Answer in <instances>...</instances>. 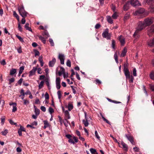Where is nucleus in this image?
Instances as JSON below:
<instances>
[{
	"mask_svg": "<svg viewBox=\"0 0 154 154\" xmlns=\"http://www.w3.org/2000/svg\"><path fill=\"white\" fill-rule=\"evenodd\" d=\"M146 27L143 22H139L138 23V26L136 30L133 35V36L135 38H138L139 36L138 33L139 32L142 30Z\"/></svg>",
	"mask_w": 154,
	"mask_h": 154,
	"instance_id": "nucleus-1",
	"label": "nucleus"
},
{
	"mask_svg": "<svg viewBox=\"0 0 154 154\" xmlns=\"http://www.w3.org/2000/svg\"><path fill=\"white\" fill-rule=\"evenodd\" d=\"M143 22L146 27L150 26L154 22V18L153 17H147L145 19Z\"/></svg>",
	"mask_w": 154,
	"mask_h": 154,
	"instance_id": "nucleus-2",
	"label": "nucleus"
},
{
	"mask_svg": "<svg viewBox=\"0 0 154 154\" xmlns=\"http://www.w3.org/2000/svg\"><path fill=\"white\" fill-rule=\"evenodd\" d=\"M102 36L103 38H106L107 40H110L112 34L111 33L109 32V29L106 28L103 32Z\"/></svg>",
	"mask_w": 154,
	"mask_h": 154,
	"instance_id": "nucleus-3",
	"label": "nucleus"
},
{
	"mask_svg": "<svg viewBox=\"0 0 154 154\" xmlns=\"http://www.w3.org/2000/svg\"><path fill=\"white\" fill-rule=\"evenodd\" d=\"M18 9L20 14L23 17L25 18L27 16L28 13L25 10L23 6L19 7Z\"/></svg>",
	"mask_w": 154,
	"mask_h": 154,
	"instance_id": "nucleus-4",
	"label": "nucleus"
},
{
	"mask_svg": "<svg viewBox=\"0 0 154 154\" xmlns=\"http://www.w3.org/2000/svg\"><path fill=\"white\" fill-rule=\"evenodd\" d=\"M147 33L149 37L152 36L154 34V24L148 28Z\"/></svg>",
	"mask_w": 154,
	"mask_h": 154,
	"instance_id": "nucleus-5",
	"label": "nucleus"
},
{
	"mask_svg": "<svg viewBox=\"0 0 154 154\" xmlns=\"http://www.w3.org/2000/svg\"><path fill=\"white\" fill-rule=\"evenodd\" d=\"M126 79H129V82L130 83H133L134 80V78L132 75H130V72L128 73L127 75H125Z\"/></svg>",
	"mask_w": 154,
	"mask_h": 154,
	"instance_id": "nucleus-6",
	"label": "nucleus"
},
{
	"mask_svg": "<svg viewBox=\"0 0 154 154\" xmlns=\"http://www.w3.org/2000/svg\"><path fill=\"white\" fill-rule=\"evenodd\" d=\"M145 11L144 9L143 8H140L137 10L134 13V15H139L143 14Z\"/></svg>",
	"mask_w": 154,
	"mask_h": 154,
	"instance_id": "nucleus-7",
	"label": "nucleus"
},
{
	"mask_svg": "<svg viewBox=\"0 0 154 154\" xmlns=\"http://www.w3.org/2000/svg\"><path fill=\"white\" fill-rule=\"evenodd\" d=\"M60 79L59 77H57L56 80V85L57 88L59 90L60 88Z\"/></svg>",
	"mask_w": 154,
	"mask_h": 154,
	"instance_id": "nucleus-8",
	"label": "nucleus"
},
{
	"mask_svg": "<svg viewBox=\"0 0 154 154\" xmlns=\"http://www.w3.org/2000/svg\"><path fill=\"white\" fill-rule=\"evenodd\" d=\"M131 4L133 6H140V4L137 1V0H131L130 2Z\"/></svg>",
	"mask_w": 154,
	"mask_h": 154,
	"instance_id": "nucleus-9",
	"label": "nucleus"
},
{
	"mask_svg": "<svg viewBox=\"0 0 154 154\" xmlns=\"http://www.w3.org/2000/svg\"><path fill=\"white\" fill-rule=\"evenodd\" d=\"M58 59L60 60L61 64H64L65 56L64 54H59L58 55Z\"/></svg>",
	"mask_w": 154,
	"mask_h": 154,
	"instance_id": "nucleus-10",
	"label": "nucleus"
},
{
	"mask_svg": "<svg viewBox=\"0 0 154 154\" xmlns=\"http://www.w3.org/2000/svg\"><path fill=\"white\" fill-rule=\"evenodd\" d=\"M124 72L125 75H127V74L130 72L128 68V64L125 63L124 66Z\"/></svg>",
	"mask_w": 154,
	"mask_h": 154,
	"instance_id": "nucleus-11",
	"label": "nucleus"
},
{
	"mask_svg": "<svg viewBox=\"0 0 154 154\" xmlns=\"http://www.w3.org/2000/svg\"><path fill=\"white\" fill-rule=\"evenodd\" d=\"M37 70V68L36 67H33L32 69L29 72V76L30 77L33 75H34L35 72Z\"/></svg>",
	"mask_w": 154,
	"mask_h": 154,
	"instance_id": "nucleus-12",
	"label": "nucleus"
},
{
	"mask_svg": "<svg viewBox=\"0 0 154 154\" xmlns=\"http://www.w3.org/2000/svg\"><path fill=\"white\" fill-rule=\"evenodd\" d=\"M119 39L121 43V45H123L125 42V38L122 35H121L119 37Z\"/></svg>",
	"mask_w": 154,
	"mask_h": 154,
	"instance_id": "nucleus-13",
	"label": "nucleus"
},
{
	"mask_svg": "<svg viewBox=\"0 0 154 154\" xmlns=\"http://www.w3.org/2000/svg\"><path fill=\"white\" fill-rule=\"evenodd\" d=\"M56 62V60L55 58H53L52 60L49 61V66L50 67H53Z\"/></svg>",
	"mask_w": 154,
	"mask_h": 154,
	"instance_id": "nucleus-14",
	"label": "nucleus"
},
{
	"mask_svg": "<svg viewBox=\"0 0 154 154\" xmlns=\"http://www.w3.org/2000/svg\"><path fill=\"white\" fill-rule=\"evenodd\" d=\"M9 105L10 106L12 105L13 106V109L12 110L13 112H15L17 111V108L16 106L17 104L15 103H10Z\"/></svg>",
	"mask_w": 154,
	"mask_h": 154,
	"instance_id": "nucleus-15",
	"label": "nucleus"
},
{
	"mask_svg": "<svg viewBox=\"0 0 154 154\" xmlns=\"http://www.w3.org/2000/svg\"><path fill=\"white\" fill-rule=\"evenodd\" d=\"M121 144L123 148L124 149V150L127 152L128 150V145L122 141L121 142Z\"/></svg>",
	"mask_w": 154,
	"mask_h": 154,
	"instance_id": "nucleus-16",
	"label": "nucleus"
},
{
	"mask_svg": "<svg viewBox=\"0 0 154 154\" xmlns=\"http://www.w3.org/2000/svg\"><path fill=\"white\" fill-rule=\"evenodd\" d=\"M130 5V2H127L124 5L123 7V10L125 11L128 10L129 8V6Z\"/></svg>",
	"mask_w": 154,
	"mask_h": 154,
	"instance_id": "nucleus-17",
	"label": "nucleus"
},
{
	"mask_svg": "<svg viewBox=\"0 0 154 154\" xmlns=\"http://www.w3.org/2000/svg\"><path fill=\"white\" fill-rule=\"evenodd\" d=\"M148 45L150 47L154 46V38L152 40H150L148 42Z\"/></svg>",
	"mask_w": 154,
	"mask_h": 154,
	"instance_id": "nucleus-18",
	"label": "nucleus"
},
{
	"mask_svg": "<svg viewBox=\"0 0 154 154\" xmlns=\"http://www.w3.org/2000/svg\"><path fill=\"white\" fill-rule=\"evenodd\" d=\"M29 23H26L24 26V27L26 30H28L29 31L32 32V29L31 27H29Z\"/></svg>",
	"mask_w": 154,
	"mask_h": 154,
	"instance_id": "nucleus-19",
	"label": "nucleus"
},
{
	"mask_svg": "<svg viewBox=\"0 0 154 154\" xmlns=\"http://www.w3.org/2000/svg\"><path fill=\"white\" fill-rule=\"evenodd\" d=\"M63 123L66 127H68L69 125H70V124L67 119H64V121H63Z\"/></svg>",
	"mask_w": 154,
	"mask_h": 154,
	"instance_id": "nucleus-20",
	"label": "nucleus"
},
{
	"mask_svg": "<svg viewBox=\"0 0 154 154\" xmlns=\"http://www.w3.org/2000/svg\"><path fill=\"white\" fill-rule=\"evenodd\" d=\"M65 72V69L63 67H60V71L58 72L59 76H61Z\"/></svg>",
	"mask_w": 154,
	"mask_h": 154,
	"instance_id": "nucleus-21",
	"label": "nucleus"
},
{
	"mask_svg": "<svg viewBox=\"0 0 154 154\" xmlns=\"http://www.w3.org/2000/svg\"><path fill=\"white\" fill-rule=\"evenodd\" d=\"M146 2L149 5H154V0H146Z\"/></svg>",
	"mask_w": 154,
	"mask_h": 154,
	"instance_id": "nucleus-22",
	"label": "nucleus"
},
{
	"mask_svg": "<svg viewBox=\"0 0 154 154\" xmlns=\"http://www.w3.org/2000/svg\"><path fill=\"white\" fill-rule=\"evenodd\" d=\"M127 52V49L126 48H125L121 54V56L122 57H125L126 54Z\"/></svg>",
	"mask_w": 154,
	"mask_h": 154,
	"instance_id": "nucleus-23",
	"label": "nucleus"
},
{
	"mask_svg": "<svg viewBox=\"0 0 154 154\" xmlns=\"http://www.w3.org/2000/svg\"><path fill=\"white\" fill-rule=\"evenodd\" d=\"M43 122L44 125V129H45L47 127L50 126V125L47 121L45 120L43 121Z\"/></svg>",
	"mask_w": 154,
	"mask_h": 154,
	"instance_id": "nucleus-24",
	"label": "nucleus"
},
{
	"mask_svg": "<svg viewBox=\"0 0 154 154\" xmlns=\"http://www.w3.org/2000/svg\"><path fill=\"white\" fill-rule=\"evenodd\" d=\"M64 113L65 116V119H69L70 118V116L68 111L67 110H66L65 111Z\"/></svg>",
	"mask_w": 154,
	"mask_h": 154,
	"instance_id": "nucleus-25",
	"label": "nucleus"
},
{
	"mask_svg": "<svg viewBox=\"0 0 154 154\" xmlns=\"http://www.w3.org/2000/svg\"><path fill=\"white\" fill-rule=\"evenodd\" d=\"M125 137L130 141H131L133 139V138L128 134H126L125 135Z\"/></svg>",
	"mask_w": 154,
	"mask_h": 154,
	"instance_id": "nucleus-26",
	"label": "nucleus"
},
{
	"mask_svg": "<svg viewBox=\"0 0 154 154\" xmlns=\"http://www.w3.org/2000/svg\"><path fill=\"white\" fill-rule=\"evenodd\" d=\"M34 108H35V114L37 115H38L40 113L39 109L37 108L36 106H34Z\"/></svg>",
	"mask_w": 154,
	"mask_h": 154,
	"instance_id": "nucleus-27",
	"label": "nucleus"
},
{
	"mask_svg": "<svg viewBox=\"0 0 154 154\" xmlns=\"http://www.w3.org/2000/svg\"><path fill=\"white\" fill-rule=\"evenodd\" d=\"M107 21L109 23L112 24L113 23V20L111 17L109 16H107L106 17Z\"/></svg>",
	"mask_w": 154,
	"mask_h": 154,
	"instance_id": "nucleus-28",
	"label": "nucleus"
},
{
	"mask_svg": "<svg viewBox=\"0 0 154 154\" xmlns=\"http://www.w3.org/2000/svg\"><path fill=\"white\" fill-rule=\"evenodd\" d=\"M38 37L39 38V39H40V40H41L42 41V42L44 44L45 43L46 40L44 37H42V36H41V35H39V36H38Z\"/></svg>",
	"mask_w": 154,
	"mask_h": 154,
	"instance_id": "nucleus-29",
	"label": "nucleus"
},
{
	"mask_svg": "<svg viewBox=\"0 0 154 154\" xmlns=\"http://www.w3.org/2000/svg\"><path fill=\"white\" fill-rule=\"evenodd\" d=\"M90 150L92 154H98L96 150L94 149L91 148Z\"/></svg>",
	"mask_w": 154,
	"mask_h": 154,
	"instance_id": "nucleus-30",
	"label": "nucleus"
},
{
	"mask_svg": "<svg viewBox=\"0 0 154 154\" xmlns=\"http://www.w3.org/2000/svg\"><path fill=\"white\" fill-rule=\"evenodd\" d=\"M17 72L16 69H12L11 70L10 72V75H13L14 74L16 73Z\"/></svg>",
	"mask_w": 154,
	"mask_h": 154,
	"instance_id": "nucleus-31",
	"label": "nucleus"
},
{
	"mask_svg": "<svg viewBox=\"0 0 154 154\" xmlns=\"http://www.w3.org/2000/svg\"><path fill=\"white\" fill-rule=\"evenodd\" d=\"M13 15L17 19V20L18 21H19L20 19L19 16L17 14L15 11H13Z\"/></svg>",
	"mask_w": 154,
	"mask_h": 154,
	"instance_id": "nucleus-32",
	"label": "nucleus"
},
{
	"mask_svg": "<svg viewBox=\"0 0 154 154\" xmlns=\"http://www.w3.org/2000/svg\"><path fill=\"white\" fill-rule=\"evenodd\" d=\"M114 57L115 59V61L116 62V63H119V62L118 61V56H117V52H116L114 54Z\"/></svg>",
	"mask_w": 154,
	"mask_h": 154,
	"instance_id": "nucleus-33",
	"label": "nucleus"
},
{
	"mask_svg": "<svg viewBox=\"0 0 154 154\" xmlns=\"http://www.w3.org/2000/svg\"><path fill=\"white\" fill-rule=\"evenodd\" d=\"M87 113L86 112H85V120L88 122L90 121V119H91V118L90 117L88 118L87 116Z\"/></svg>",
	"mask_w": 154,
	"mask_h": 154,
	"instance_id": "nucleus-34",
	"label": "nucleus"
},
{
	"mask_svg": "<svg viewBox=\"0 0 154 154\" xmlns=\"http://www.w3.org/2000/svg\"><path fill=\"white\" fill-rule=\"evenodd\" d=\"M43 35H45L47 38L49 37L50 35H49V33L47 30H45V31L44 32L43 34Z\"/></svg>",
	"mask_w": 154,
	"mask_h": 154,
	"instance_id": "nucleus-35",
	"label": "nucleus"
},
{
	"mask_svg": "<svg viewBox=\"0 0 154 154\" xmlns=\"http://www.w3.org/2000/svg\"><path fill=\"white\" fill-rule=\"evenodd\" d=\"M129 17V14H125L124 18V21H126L127 19H128Z\"/></svg>",
	"mask_w": 154,
	"mask_h": 154,
	"instance_id": "nucleus-36",
	"label": "nucleus"
},
{
	"mask_svg": "<svg viewBox=\"0 0 154 154\" xmlns=\"http://www.w3.org/2000/svg\"><path fill=\"white\" fill-rule=\"evenodd\" d=\"M8 133V131L7 129L5 130L4 131H2L1 133L2 135L5 136Z\"/></svg>",
	"mask_w": 154,
	"mask_h": 154,
	"instance_id": "nucleus-37",
	"label": "nucleus"
},
{
	"mask_svg": "<svg viewBox=\"0 0 154 154\" xmlns=\"http://www.w3.org/2000/svg\"><path fill=\"white\" fill-rule=\"evenodd\" d=\"M149 10L151 12L154 13V5H151Z\"/></svg>",
	"mask_w": 154,
	"mask_h": 154,
	"instance_id": "nucleus-38",
	"label": "nucleus"
},
{
	"mask_svg": "<svg viewBox=\"0 0 154 154\" xmlns=\"http://www.w3.org/2000/svg\"><path fill=\"white\" fill-rule=\"evenodd\" d=\"M44 82V81H42L41 82L40 84L39 85L38 87L39 89H41L42 88L43 86Z\"/></svg>",
	"mask_w": 154,
	"mask_h": 154,
	"instance_id": "nucleus-39",
	"label": "nucleus"
},
{
	"mask_svg": "<svg viewBox=\"0 0 154 154\" xmlns=\"http://www.w3.org/2000/svg\"><path fill=\"white\" fill-rule=\"evenodd\" d=\"M68 108L69 110L71 111L73 108V106L71 104H69L68 106Z\"/></svg>",
	"mask_w": 154,
	"mask_h": 154,
	"instance_id": "nucleus-40",
	"label": "nucleus"
},
{
	"mask_svg": "<svg viewBox=\"0 0 154 154\" xmlns=\"http://www.w3.org/2000/svg\"><path fill=\"white\" fill-rule=\"evenodd\" d=\"M136 69L135 68H134L132 71L133 74L134 76H137V73H136Z\"/></svg>",
	"mask_w": 154,
	"mask_h": 154,
	"instance_id": "nucleus-41",
	"label": "nucleus"
},
{
	"mask_svg": "<svg viewBox=\"0 0 154 154\" xmlns=\"http://www.w3.org/2000/svg\"><path fill=\"white\" fill-rule=\"evenodd\" d=\"M49 42L50 43L51 45V46H54V43L53 42V40L52 38H49Z\"/></svg>",
	"mask_w": 154,
	"mask_h": 154,
	"instance_id": "nucleus-42",
	"label": "nucleus"
},
{
	"mask_svg": "<svg viewBox=\"0 0 154 154\" xmlns=\"http://www.w3.org/2000/svg\"><path fill=\"white\" fill-rule=\"evenodd\" d=\"M83 123L85 127L88 126L89 125L88 122L85 121V119L83 120Z\"/></svg>",
	"mask_w": 154,
	"mask_h": 154,
	"instance_id": "nucleus-43",
	"label": "nucleus"
},
{
	"mask_svg": "<svg viewBox=\"0 0 154 154\" xmlns=\"http://www.w3.org/2000/svg\"><path fill=\"white\" fill-rule=\"evenodd\" d=\"M116 42L114 40H112V48L114 49H115V45Z\"/></svg>",
	"mask_w": 154,
	"mask_h": 154,
	"instance_id": "nucleus-44",
	"label": "nucleus"
},
{
	"mask_svg": "<svg viewBox=\"0 0 154 154\" xmlns=\"http://www.w3.org/2000/svg\"><path fill=\"white\" fill-rule=\"evenodd\" d=\"M58 118H59V122L60 123V125H62L63 123V121H64V120H62V118L60 116H58Z\"/></svg>",
	"mask_w": 154,
	"mask_h": 154,
	"instance_id": "nucleus-45",
	"label": "nucleus"
},
{
	"mask_svg": "<svg viewBox=\"0 0 154 154\" xmlns=\"http://www.w3.org/2000/svg\"><path fill=\"white\" fill-rule=\"evenodd\" d=\"M66 65L69 67H70L71 66V63L69 60H68L67 61Z\"/></svg>",
	"mask_w": 154,
	"mask_h": 154,
	"instance_id": "nucleus-46",
	"label": "nucleus"
},
{
	"mask_svg": "<svg viewBox=\"0 0 154 154\" xmlns=\"http://www.w3.org/2000/svg\"><path fill=\"white\" fill-rule=\"evenodd\" d=\"M150 78L154 80V71H152L150 75Z\"/></svg>",
	"mask_w": 154,
	"mask_h": 154,
	"instance_id": "nucleus-47",
	"label": "nucleus"
},
{
	"mask_svg": "<svg viewBox=\"0 0 154 154\" xmlns=\"http://www.w3.org/2000/svg\"><path fill=\"white\" fill-rule=\"evenodd\" d=\"M24 69V66H22L20 68V70L19 72L20 74L22 73L23 70Z\"/></svg>",
	"mask_w": 154,
	"mask_h": 154,
	"instance_id": "nucleus-48",
	"label": "nucleus"
},
{
	"mask_svg": "<svg viewBox=\"0 0 154 154\" xmlns=\"http://www.w3.org/2000/svg\"><path fill=\"white\" fill-rule=\"evenodd\" d=\"M1 123L2 124H3L5 122V116H3V117H2V118L1 119Z\"/></svg>",
	"mask_w": 154,
	"mask_h": 154,
	"instance_id": "nucleus-49",
	"label": "nucleus"
},
{
	"mask_svg": "<svg viewBox=\"0 0 154 154\" xmlns=\"http://www.w3.org/2000/svg\"><path fill=\"white\" fill-rule=\"evenodd\" d=\"M112 17L114 19H116L117 18V15L116 12H114V13L112 14Z\"/></svg>",
	"mask_w": 154,
	"mask_h": 154,
	"instance_id": "nucleus-50",
	"label": "nucleus"
},
{
	"mask_svg": "<svg viewBox=\"0 0 154 154\" xmlns=\"http://www.w3.org/2000/svg\"><path fill=\"white\" fill-rule=\"evenodd\" d=\"M49 111L50 114H52V113L54 112V109L51 107H50L49 108Z\"/></svg>",
	"mask_w": 154,
	"mask_h": 154,
	"instance_id": "nucleus-51",
	"label": "nucleus"
},
{
	"mask_svg": "<svg viewBox=\"0 0 154 154\" xmlns=\"http://www.w3.org/2000/svg\"><path fill=\"white\" fill-rule=\"evenodd\" d=\"M15 79L14 78H11V79H9V84L10 85L11 83H12L14 82Z\"/></svg>",
	"mask_w": 154,
	"mask_h": 154,
	"instance_id": "nucleus-52",
	"label": "nucleus"
},
{
	"mask_svg": "<svg viewBox=\"0 0 154 154\" xmlns=\"http://www.w3.org/2000/svg\"><path fill=\"white\" fill-rule=\"evenodd\" d=\"M102 118L103 119V120L109 124H110V122L107 119H106L103 116H102Z\"/></svg>",
	"mask_w": 154,
	"mask_h": 154,
	"instance_id": "nucleus-53",
	"label": "nucleus"
},
{
	"mask_svg": "<svg viewBox=\"0 0 154 154\" xmlns=\"http://www.w3.org/2000/svg\"><path fill=\"white\" fill-rule=\"evenodd\" d=\"M34 51L35 52V57L36 56L39 55L40 53L38 51H37V50H35Z\"/></svg>",
	"mask_w": 154,
	"mask_h": 154,
	"instance_id": "nucleus-54",
	"label": "nucleus"
},
{
	"mask_svg": "<svg viewBox=\"0 0 154 154\" xmlns=\"http://www.w3.org/2000/svg\"><path fill=\"white\" fill-rule=\"evenodd\" d=\"M57 94L58 96V98L59 99H60L61 97V91H58L57 92Z\"/></svg>",
	"mask_w": 154,
	"mask_h": 154,
	"instance_id": "nucleus-55",
	"label": "nucleus"
},
{
	"mask_svg": "<svg viewBox=\"0 0 154 154\" xmlns=\"http://www.w3.org/2000/svg\"><path fill=\"white\" fill-rule=\"evenodd\" d=\"M95 134L96 137L99 140L100 139V137L99 136L97 132V131H96L95 132Z\"/></svg>",
	"mask_w": 154,
	"mask_h": 154,
	"instance_id": "nucleus-56",
	"label": "nucleus"
},
{
	"mask_svg": "<svg viewBox=\"0 0 154 154\" xmlns=\"http://www.w3.org/2000/svg\"><path fill=\"white\" fill-rule=\"evenodd\" d=\"M71 87L72 88L73 93H74L75 94L76 93V91L75 90V87H74L73 86H71Z\"/></svg>",
	"mask_w": 154,
	"mask_h": 154,
	"instance_id": "nucleus-57",
	"label": "nucleus"
},
{
	"mask_svg": "<svg viewBox=\"0 0 154 154\" xmlns=\"http://www.w3.org/2000/svg\"><path fill=\"white\" fill-rule=\"evenodd\" d=\"M20 93L21 94V95H20V97H21V96H24L25 94V93L24 92V91L23 89H22L21 90Z\"/></svg>",
	"mask_w": 154,
	"mask_h": 154,
	"instance_id": "nucleus-58",
	"label": "nucleus"
},
{
	"mask_svg": "<svg viewBox=\"0 0 154 154\" xmlns=\"http://www.w3.org/2000/svg\"><path fill=\"white\" fill-rule=\"evenodd\" d=\"M133 149L135 152H138L139 151V149L137 146H135L133 148Z\"/></svg>",
	"mask_w": 154,
	"mask_h": 154,
	"instance_id": "nucleus-59",
	"label": "nucleus"
},
{
	"mask_svg": "<svg viewBox=\"0 0 154 154\" xmlns=\"http://www.w3.org/2000/svg\"><path fill=\"white\" fill-rule=\"evenodd\" d=\"M45 99L47 100L49 99V95L47 92L45 93Z\"/></svg>",
	"mask_w": 154,
	"mask_h": 154,
	"instance_id": "nucleus-60",
	"label": "nucleus"
},
{
	"mask_svg": "<svg viewBox=\"0 0 154 154\" xmlns=\"http://www.w3.org/2000/svg\"><path fill=\"white\" fill-rule=\"evenodd\" d=\"M73 138H70V139L68 141L69 143L74 144L75 143V142L73 141Z\"/></svg>",
	"mask_w": 154,
	"mask_h": 154,
	"instance_id": "nucleus-61",
	"label": "nucleus"
},
{
	"mask_svg": "<svg viewBox=\"0 0 154 154\" xmlns=\"http://www.w3.org/2000/svg\"><path fill=\"white\" fill-rule=\"evenodd\" d=\"M111 9L114 12H116V7L113 5H111Z\"/></svg>",
	"mask_w": 154,
	"mask_h": 154,
	"instance_id": "nucleus-62",
	"label": "nucleus"
},
{
	"mask_svg": "<svg viewBox=\"0 0 154 154\" xmlns=\"http://www.w3.org/2000/svg\"><path fill=\"white\" fill-rule=\"evenodd\" d=\"M17 38L20 40V41L22 42H23L24 41L22 38L20 36L18 35H17Z\"/></svg>",
	"mask_w": 154,
	"mask_h": 154,
	"instance_id": "nucleus-63",
	"label": "nucleus"
},
{
	"mask_svg": "<svg viewBox=\"0 0 154 154\" xmlns=\"http://www.w3.org/2000/svg\"><path fill=\"white\" fill-rule=\"evenodd\" d=\"M19 130L21 131H26L25 129L23 127H22L21 125H20V128L19 129Z\"/></svg>",
	"mask_w": 154,
	"mask_h": 154,
	"instance_id": "nucleus-64",
	"label": "nucleus"
}]
</instances>
